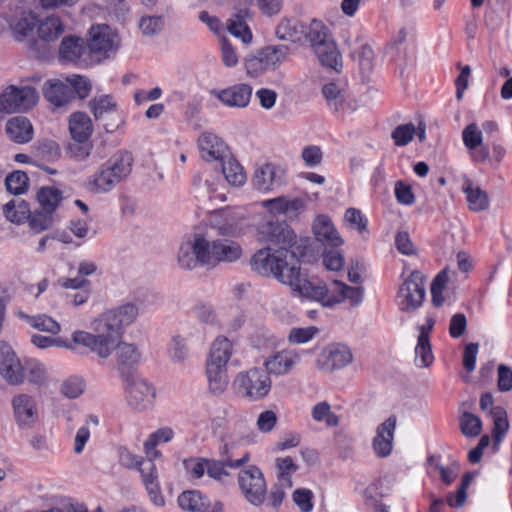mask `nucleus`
Instances as JSON below:
<instances>
[{"label": "nucleus", "mask_w": 512, "mask_h": 512, "mask_svg": "<svg viewBox=\"0 0 512 512\" xmlns=\"http://www.w3.org/2000/svg\"><path fill=\"white\" fill-rule=\"evenodd\" d=\"M138 315L139 309L133 303L108 309L92 321L94 333L75 331L72 340L75 344L87 347L98 357L107 359L113 353L115 336L134 323Z\"/></svg>", "instance_id": "obj_1"}, {"label": "nucleus", "mask_w": 512, "mask_h": 512, "mask_svg": "<svg viewBox=\"0 0 512 512\" xmlns=\"http://www.w3.org/2000/svg\"><path fill=\"white\" fill-rule=\"evenodd\" d=\"M250 266L259 275L272 276L294 292L302 276L295 252L277 250L271 246L258 250L251 257Z\"/></svg>", "instance_id": "obj_2"}, {"label": "nucleus", "mask_w": 512, "mask_h": 512, "mask_svg": "<svg viewBox=\"0 0 512 512\" xmlns=\"http://www.w3.org/2000/svg\"><path fill=\"white\" fill-rule=\"evenodd\" d=\"M133 158L130 153H119L100 166L89 181V188L96 193L112 190L132 170Z\"/></svg>", "instance_id": "obj_3"}, {"label": "nucleus", "mask_w": 512, "mask_h": 512, "mask_svg": "<svg viewBox=\"0 0 512 512\" xmlns=\"http://www.w3.org/2000/svg\"><path fill=\"white\" fill-rule=\"evenodd\" d=\"M272 387V381L265 371L253 367L236 374L232 381L234 393L248 401H259L265 398Z\"/></svg>", "instance_id": "obj_4"}, {"label": "nucleus", "mask_w": 512, "mask_h": 512, "mask_svg": "<svg viewBox=\"0 0 512 512\" xmlns=\"http://www.w3.org/2000/svg\"><path fill=\"white\" fill-rule=\"evenodd\" d=\"M238 485L244 499L253 506H261L267 497V484L261 470L249 466L238 473Z\"/></svg>", "instance_id": "obj_5"}, {"label": "nucleus", "mask_w": 512, "mask_h": 512, "mask_svg": "<svg viewBox=\"0 0 512 512\" xmlns=\"http://www.w3.org/2000/svg\"><path fill=\"white\" fill-rule=\"evenodd\" d=\"M126 399L132 408L144 411L154 405L156 391L155 388L140 376L127 375L123 378Z\"/></svg>", "instance_id": "obj_6"}, {"label": "nucleus", "mask_w": 512, "mask_h": 512, "mask_svg": "<svg viewBox=\"0 0 512 512\" xmlns=\"http://www.w3.org/2000/svg\"><path fill=\"white\" fill-rule=\"evenodd\" d=\"M259 240L277 250L291 251L296 243V234L285 222L267 221L258 230Z\"/></svg>", "instance_id": "obj_7"}, {"label": "nucleus", "mask_w": 512, "mask_h": 512, "mask_svg": "<svg viewBox=\"0 0 512 512\" xmlns=\"http://www.w3.org/2000/svg\"><path fill=\"white\" fill-rule=\"evenodd\" d=\"M424 280V276L415 270L403 282L397 295L401 311L414 312L422 305L425 297Z\"/></svg>", "instance_id": "obj_8"}, {"label": "nucleus", "mask_w": 512, "mask_h": 512, "mask_svg": "<svg viewBox=\"0 0 512 512\" xmlns=\"http://www.w3.org/2000/svg\"><path fill=\"white\" fill-rule=\"evenodd\" d=\"M37 100L38 95L34 88L9 86L0 96V108L7 113L23 112L35 106Z\"/></svg>", "instance_id": "obj_9"}, {"label": "nucleus", "mask_w": 512, "mask_h": 512, "mask_svg": "<svg viewBox=\"0 0 512 512\" xmlns=\"http://www.w3.org/2000/svg\"><path fill=\"white\" fill-rule=\"evenodd\" d=\"M88 48L91 53L109 57L120 45L118 33L106 24L93 25L89 30Z\"/></svg>", "instance_id": "obj_10"}, {"label": "nucleus", "mask_w": 512, "mask_h": 512, "mask_svg": "<svg viewBox=\"0 0 512 512\" xmlns=\"http://www.w3.org/2000/svg\"><path fill=\"white\" fill-rule=\"evenodd\" d=\"M207 267H216L219 263H233L243 255L241 245L230 239L207 240Z\"/></svg>", "instance_id": "obj_11"}, {"label": "nucleus", "mask_w": 512, "mask_h": 512, "mask_svg": "<svg viewBox=\"0 0 512 512\" xmlns=\"http://www.w3.org/2000/svg\"><path fill=\"white\" fill-rule=\"evenodd\" d=\"M340 285L343 282L333 280L329 285L318 283L314 284L301 276L295 292L303 297L316 300L325 307H333L338 303H330L332 298L341 293Z\"/></svg>", "instance_id": "obj_12"}, {"label": "nucleus", "mask_w": 512, "mask_h": 512, "mask_svg": "<svg viewBox=\"0 0 512 512\" xmlns=\"http://www.w3.org/2000/svg\"><path fill=\"white\" fill-rule=\"evenodd\" d=\"M207 239L195 234L192 239L183 242L178 252V264L182 269L193 270L199 265L207 266Z\"/></svg>", "instance_id": "obj_13"}, {"label": "nucleus", "mask_w": 512, "mask_h": 512, "mask_svg": "<svg viewBox=\"0 0 512 512\" xmlns=\"http://www.w3.org/2000/svg\"><path fill=\"white\" fill-rule=\"evenodd\" d=\"M11 406L14 421L22 429L33 427L39 418V410L35 397L20 392L12 396Z\"/></svg>", "instance_id": "obj_14"}, {"label": "nucleus", "mask_w": 512, "mask_h": 512, "mask_svg": "<svg viewBox=\"0 0 512 512\" xmlns=\"http://www.w3.org/2000/svg\"><path fill=\"white\" fill-rule=\"evenodd\" d=\"M287 46H268L261 49L255 56L248 59L246 63L249 73L259 74L266 70L274 69L288 55Z\"/></svg>", "instance_id": "obj_15"}, {"label": "nucleus", "mask_w": 512, "mask_h": 512, "mask_svg": "<svg viewBox=\"0 0 512 512\" xmlns=\"http://www.w3.org/2000/svg\"><path fill=\"white\" fill-rule=\"evenodd\" d=\"M353 360L351 350L343 344H331L326 347L317 358V368L325 372H332L344 368Z\"/></svg>", "instance_id": "obj_16"}, {"label": "nucleus", "mask_w": 512, "mask_h": 512, "mask_svg": "<svg viewBox=\"0 0 512 512\" xmlns=\"http://www.w3.org/2000/svg\"><path fill=\"white\" fill-rule=\"evenodd\" d=\"M0 375L10 385H20L24 382V366L11 347H0Z\"/></svg>", "instance_id": "obj_17"}, {"label": "nucleus", "mask_w": 512, "mask_h": 512, "mask_svg": "<svg viewBox=\"0 0 512 512\" xmlns=\"http://www.w3.org/2000/svg\"><path fill=\"white\" fill-rule=\"evenodd\" d=\"M116 358V367L122 379L127 375H134L131 371L136 367L142 359V353L136 344L125 341L114 342V350Z\"/></svg>", "instance_id": "obj_18"}, {"label": "nucleus", "mask_w": 512, "mask_h": 512, "mask_svg": "<svg viewBox=\"0 0 512 512\" xmlns=\"http://www.w3.org/2000/svg\"><path fill=\"white\" fill-rule=\"evenodd\" d=\"M252 91L249 84L239 83L222 90H213L211 93L225 106L245 108L250 103Z\"/></svg>", "instance_id": "obj_19"}, {"label": "nucleus", "mask_w": 512, "mask_h": 512, "mask_svg": "<svg viewBox=\"0 0 512 512\" xmlns=\"http://www.w3.org/2000/svg\"><path fill=\"white\" fill-rule=\"evenodd\" d=\"M252 183L259 191H272L284 183V171L273 164H264L255 170Z\"/></svg>", "instance_id": "obj_20"}, {"label": "nucleus", "mask_w": 512, "mask_h": 512, "mask_svg": "<svg viewBox=\"0 0 512 512\" xmlns=\"http://www.w3.org/2000/svg\"><path fill=\"white\" fill-rule=\"evenodd\" d=\"M462 140L465 147L470 151L474 162H484L489 158V149L482 145L483 134L476 123L468 124L462 131Z\"/></svg>", "instance_id": "obj_21"}, {"label": "nucleus", "mask_w": 512, "mask_h": 512, "mask_svg": "<svg viewBox=\"0 0 512 512\" xmlns=\"http://www.w3.org/2000/svg\"><path fill=\"white\" fill-rule=\"evenodd\" d=\"M300 361V355L294 350H282L269 356L264 361L265 373L281 376L289 373Z\"/></svg>", "instance_id": "obj_22"}, {"label": "nucleus", "mask_w": 512, "mask_h": 512, "mask_svg": "<svg viewBox=\"0 0 512 512\" xmlns=\"http://www.w3.org/2000/svg\"><path fill=\"white\" fill-rule=\"evenodd\" d=\"M396 423L397 419L392 415L377 427L376 436L372 443L373 450L377 456L387 457L390 455L393 447Z\"/></svg>", "instance_id": "obj_23"}, {"label": "nucleus", "mask_w": 512, "mask_h": 512, "mask_svg": "<svg viewBox=\"0 0 512 512\" xmlns=\"http://www.w3.org/2000/svg\"><path fill=\"white\" fill-rule=\"evenodd\" d=\"M198 147L205 161H221L227 157V146L215 134L203 133L198 139Z\"/></svg>", "instance_id": "obj_24"}, {"label": "nucleus", "mask_w": 512, "mask_h": 512, "mask_svg": "<svg viewBox=\"0 0 512 512\" xmlns=\"http://www.w3.org/2000/svg\"><path fill=\"white\" fill-rule=\"evenodd\" d=\"M44 97L56 107L67 105L73 99V91L60 80H50L44 84Z\"/></svg>", "instance_id": "obj_25"}, {"label": "nucleus", "mask_w": 512, "mask_h": 512, "mask_svg": "<svg viewBox=\"0 0 512 512\" xmlns=\"http://www.w3.org/2000/svg\"><path fill=\"white\" fill-rule=\"evenodd\" d=\"M313 232L316 239L325 245L338 247L343 240L335 229L331 219L327 216H318L313 224Z\"/></svg>", "instance_id": "obj_26"}, {"label": "nucleus", "mask_w": 512, "mask_h": 512, "mask_svg": "<svg viewBox=\"0 0 512 512\" xmlns=\"http://www.w3.org/2000/svg\"><path fill=\"white\" fill-rule=\"evenodd\" d=\"M232 354V342L224 336H219L211 344L206 363L227 368V364L231 359Z\"/></svg>", "instance_id": "obj_27"}, {"label": "nucleus", "mask_w": 512, "mask_h": 512, "mask_svg": "<svg viewBox=\"0 0 512 512\" xmlns=\"http://www.w3.org/2000/svg\"><path fill=\"white\" fill-rule=\"evenodd\" d=\"M85 41L77 36H67L61 41L59 56L62 61L76 63L86 52Z\"/></svg>", "instance_id": "obj_28"}, {"label": "nucleus", "mask_w": 512, "mask_h": 512, "mask_svg": "<svg viewBox=\"0 0 512 512\" xmlns=\"http://www.w3.org/2000/svg\"><path fill=\"white\" fill-rule=\"evenodd\" d=\"M69 131L73 140H89L93 132L90 117L83 112L73 113L69 118Z\"/></svg>", "instance_id": "obj_29"}, {"label": "nucleus", "mask_w": 512, "mask_h": 512, "mask_svg": "<svg viewBox=\"0 0 512 512\" xmlns=\"http://www.w3.org/2000/svg\"><path fill=\"white\" fill-rule=\"evenodd\" d=\"M462 191L466 195V201L471 211L481 212L489 207V197L487 193L470 180L464 182Z\"/></svg>", "instance_id": "obj_30"}, {"label": "nucleus", "mask_w": 512, "mask_h": 512, "mask_svg": "<svg viewBox=\"0 0 512 512\" xmlns=\"http://www.w3.org/2000/svg\"><path fill=\"white\" fill-rule=\"evenodd\" d=\"M6 131L10 138L17 143H26L32 139L33 128L30 121L17 116L10 119L6 124Z\"/></svg>", "instance_id": "obj_31"}, {"label": "nucleus", "mask_w": 512, "mask_h": 512, "mask_svg": "<svg viewBox=\"0 0 512 512\" xmlns=\"http://www.w3.org/2000/svg\"><path fill=\"white\" fill-rule=\"evenodd\" d=\"M316 56L323 66L331 68L335 71H340L342 68L341 54L337 45L333 40L324 42V45L314 49Z\"/></svg>", "instance_id": "obj_32"}, {"label": "nucleus", "mask_w": 512, "mask_h": 512, "mask_svg": "<svg viewBox=\"0 0 512 512\" xmlns=\"http://www.w3.org/2000/svg\"><path fill=\"white\" fill-rule=\"evenodd\" d=\"M62 192L50 186L41 187L36 193V200L40 209L56 216V210L63 201Z\"/></svg>", "instance_id": "obj_33"}, {"label": "nucleus", "mask_w": 512, "mask_h": 512, "mask_svg": "<svg viewBox=\"0 0 512 512\" xmlns=\"http://www.w3.org/2000/svg\"><path fill=\"white\" fill-rule=\"evenodd\" d=\"M37 32L40 40L52 42L64 33V25L58 16H48L39 21Z\"/></svg>", "instance_id": "obj_34"}, {"label": "nucleus", "mask_w": 512, "mask_h": 512, "mask_svg": "<svg viewBox=\"0 0 512 512\" xmlns=\"http://www.w3.org/2000/svg\"><path fill=\"white\" fill-rule=\"evenodd\" d=\"M178 504L188 512H206L209 508L206 496L196 490L182 492L178 497Z\"/></svg>", "instance_id": "obj_35"}, {"label": "nucleus", "mask_w": 512, "mask_h": 512, "mask_svg": "<svg viewBox=\"0 0 512 512\" xmlns=\"http://www.w3.org/2000/svg\"><path fill=\"white\" fill-rule=\"evenodd\" d=\"M247 16V10H240L227 20V29L229 33L234 37L241 39L244 44H248L252 40V33L245 21Z\"/></svg>", "instance_id": "obj_36"}, {"label": "nucleus", "mask_w": 512, "mask_h": 512, "mask_svg": "<svg viewBox=\"0 0 512 512\" xmlns=\"http://www.w3.org/2000/svg\"><path fill=\"white\" fill-rule=\"evenodd\" d=\"M206 375L211 393L220 395L226 390L229 383L227 368L206 363Z\"/></svg>", "instance_id": "obj_37"}, {"label": "nucleus", "mask_w": 512, "mask_h": 512, "mask_svg": "<svg viewBox=\"0 0 512 512\" xmlns=\"http://www.w3.org/2000/svg\"><path fill=\"white\" fill-rule=\"evenodd\" d=\"M249 461V454L245 453L240 459H226L224 461H210L208 460L207 473L208 475L215 480H222L223 477L227 476L228 473L225 470V467L228 466L230 468H239L243 464Z\"/></svg>", "instance_id": "obj_38"}, {"label": "nucleus", "mask_w": 512, "mask_h": 512, "mask_svg": "<svg viewBox=\"0 0 512 512\" xmlns=\"http://www.w3.org/2000/svg\"><path fill=\"white\" fill-rule=\"evenodd\" d=\"M415 355H416V364L419 367H428L434 360V356L432 353L430 340H429V336H428V331L425 330L424 326H422L420 328L418 342L415 347Z\"/></svg>", "instance_id": "obj_39"}, {"label": "nucleus", "mask_w": 512, "mask_h": 512, "mask_svg": "<svg viewBox=\"0 0 512 512\" xmlns=\"http://www.w3.org/2000/svg\"><path fill=\"white\" fill-rule=\"evenodd\" d=\"M220 162H222V173L230 185L241 186L245 183L246 175L238 161L227 156Z\"/></svg>", "instance_id": "obj_40"}, {"label": "nucleus", "mask_w": 512, "mask_h": 512, "mask_svg": "<svg viewBox=\"0 0 512 512\" xmlns=\"http://www.w3.org/2000/svg\"><path fill=\"white\" fill-rule=\"evenodd\" d=\"M304 26L296 19H283L276 28V36L281 40L296 42L301 39Z\"/></svg>", "instance_id": "obj_41"}, {"label": "nucleus", "mask_w": 512, "mask_h": 512, "mask_svg": "<svg viewBox=\"0 0 512 512\" xmlns=\"http://www.w3.org/2000/svg\"><path fill=\"white\" fill-rule=\"evenodd\" d=\"M26 378L32 385L38 387H45L49 382V374L44 364L37 360H30L26 362L24 368Z\"/></svg>", "instance_id": "obj_42"}, {"label": "nucleus", "mask_w": 512, "mask_h": 512, "mask_svg": "<svg viewBox=\"0 0 512 512\" xmlns=\"http://www.w3.org/2000/svg\"><path fill=\"white\" fill-rule=\"evenodd\" d=\"M19 317L24 319L34 329L56 335L60 332V325L51 317L40 314L30 316L23 312L19 313Z\"/></svg>", "instance_id": "obj_43"}, {"label": "nucleus", "mask_w": 512, "mask_h": 512, "mask_svg": "<svg viewBox=\"0 0 512 512\" xmlns=\"http://www.w3.org/2000/svg\"><path fill=\"white\" fill-rule=\"evenodd\" d=\"M30 208L23 200H11L3 206V213L7 220L13 223H23L29 217Z\"/></svg>", "instance_id": "obj_44"}, {"label": "nucleus", "mask_w": 512, "mask_h": 512, "mask_svg": "<svg viewBox=\"0 0 512 512\" xmlns=\"http://www.w3.org/2000/svg\"><path fill=\"white\" fill-rule=\"evenodd\" d=\"M170 361L177 365H182L189 357V349L186 339L180 335H174L167 349Z\"/></svg>", "instance_id": "obj_45"}, {"label": "nucleus", "mask_w": 512, "mask_h": 512, "mask_svg": "<svg viewBox=\"0 0 512 512\" xmlns=\"http://www.w3.org/2000/svg\"><path fill=\"white\" fill-rule=\"evenodd\" d=\"M307 37L313 50L324 45V42L326 43L333 40L332 34L330 33L328 27L316 19L311 21Z\"/></svg>", "instance_id": "obj_46"}, {"label": "nucleus", "mask_w": 512, "mask_h": 512, "mask_svg": "<svg viewBox=\"0 0 512 512\" xmlns=\"http://www.w3.org/2000/svg\"><path fill=\"white\" fill-rule=\"evenodd\" d=\"M89 108L96 119H103L116 112L117 104L111 96L100 95L89 102Z\"/></svg>", "instance_id": "obj_47"}, {"label": "nucleus", "mask_w": 512, "mask_h": 512, "mask_svg": "<svg viewBox=\"0 0 512 512\" xmlns=\"http://www.w3.org/2000/svg\"><path fill=\"white\" fill-rule=\"evenodd\" d=\"M322 94L327 101L328 106L334 112L344 110L345 95L342 88L336 83H327L322 87Z\"/></svg>", "instance_id": "obj_48"}, {"label": "nucleus", "mask_w": 512, "mask_h": 512, "mask_svg": "<svg viewBox=\"0 0 512 512\" xmlns=\"http://www.w3.org/2000/svg\"><path fill=\"white\" fill-rule=\"evenodd\" d=\"M490 414L493 419V437L495 444H499L502 441L503 436L509 429V422L507 413L501 407L491 408Z\"/></svg>", "instance_id": "obj_49"}, {"label": "nucleus", "mask_w": 512, "mask_h": 512, "mask_svg": "<svg viewBox=\"0 0 512 512\" xmlns=\"http://www.w3.org/2000/svg\"><path fill=\"white\" fill-rule=\"evenodd\" d=\"M27 220L29 221V227L31 230L35 233H40L53 225L55 215L39 208L32 213L29 212Z\"/></svg>", "instance_id": "obj_50"}, {"label": "nucleus", "mask_w": 512, "mask_h": 512, "mask_svg": "<svg viewBox=\"0 0 512 512\" xmlns=\"http://www.w3.org/2000/svg\"><path fill=\"white\" fill-rule=\"evenodd\" d=\"M193 185L198 189V197L202 200L208 198L211 200L212 198H219L224 201L225 198L222 194H218L217 187L213 180L209 178L203 179L202 175L198 174L193 178Z\"/></svg>", "instance_id": "obj_51"}, {"label": "nucleus", "mask_w": 512, "mask_h": 512, "mask_svg": "<svg viewBox=\"0 0 512 512\" xmlns=\"http://www.w3.org/2000/svg\"><path fill=\"white\" fill-rule=\"evenodd\" d=\"M311 416L316 422H324L329 427L338 425V417L331 411V406L328 402L322 401L313 406Z\"/></svg>", "instance_id": "obj_52"}, {"label": "nucleus", "mask_w": 512, "mask_h": 512, "mask_svg": "<svg viewBox=\"0 0 512 512\" xmlns=\"http://www.w3.org/2000/svg\"><path fill=\"white\" fill-rule=\"evenodd\" d=\"M276 467L278 469V482L282 486H286V488H291V476L296 472L298 468L293 459L289 456L284 458H277Z\"/></svg>", "instance_id": "obj_53"}, {"label": "nucleus", "mask_w": 512, "mask_h": 512, "mask_svg": "<svg viewBox=\"0 0 512 512\" xmlns=\"http://www.w3.org/2000/svg\"><path fill=\"white\" fill-rule=\"evenodd\" d=\"M449 279L450 270L448 268H445L437 274V276L434 278L431 284L432 303L437 307L441 306L444 302L442 292L446 287Z\"/></svg>", "instance_id": "obj_54"}, {"label": "nucleus", "mask_w": 512, "mask_h": 512, "mask_svg": "<svg viewBox=\"0 0 512 512\" xmlns=\"http://www.w3.org/2000/svg\"><path fill=\"white\" fill-rule=\"evenodd\" d=\"M460 430L468 438L477 437L481 433L482 422L478 416L465 412L460 417Z\"/></svg>", "instance_id": "obj_55"}, {"label": "nucleus", "mask_w": 512, "mask_h": 512, "mask_svg": "<svg viewBox=\"0 0 512 512\" xmlns=\"http://www.w3.org/2000/svg\"><path fill=\"white\" fill-rule=\"evenodd\" d=\"M164 26V18L160 15L141 17L138 27L144 36L152 37L159 34Z\"/></svg>", "instance_id": "obj_56"}, {"label": "nucleus", "mask_w": 512, "mask_h": 512, "mask_svg": "<svg viewBox=\"0 0 512 512\" xmlns=\"http://www.w3.org/2000/svg\"><path fill=\"white\" fill-rule=\"evenodd\" d=\"M223 221H219L216 227L221 235L233 236L239 231V224L242 217H239L231 211L222 212Z\"/></svg>", "instance_id": "obj_57"}, {"label": "nucleus", "mask_w": 512, "mask_h": 512, "mask_svg": "<svg viewBox=\"0 0 512 512\" xmlns=\"http://www.w3.org/2000/svg\"><path fill=\"white\" fill-rule=\"evenodd\" d=\"M39 20L32 13L24 14L15 24L14 32L18 40L33 34L34 29L38 28Z\"/></svg>", "instance_id": "obj_58"}, {"label": "nucleus", "mask_w": 512, "mask_h": 512, "mask_svg": "<svg viewBox=\"0 0 512 512\" xmlns=\"http://www.w3.org/2000/svg\"><path fill=\"white\" fill-rule=\"evenodd\" d=\"M28 180L25 172L14 171L6 177L5 185L10 193L20 195L27 190Z\"/></svg>", "instance_id": "obj_59"}, {"label": "nucleus", "mask_w": 512, "mask_h": 512, "mask_svg": "<svg viewBox=\"0 0 512 512\" xmlns=\"http://www.w3.org/2000/svg\"><path fill=\"white\" fill-rule=\"evenodd\" d=\"M66 81L73 91V96L76 94L79 98L84 99L89 95L92 87L89 79L86 77L72 75L71 77H67Z\"/></svg>", "instance_id": "obj_60"}, {"label": "nucleus", "mask_w": 512, "mask_h": 512, "mask_svg": "<svg viewBox=\"0 0 512 512\" xmlns=\"http://www.w3.org/2000/svg\"><path fill=\"white\" fill-rule=\"evenodd\" d=\"M341 293L336 297L332 298L330 303H341L345 299H348L350 303L355 306L358 305L362 300V289L359 287H350L343 283L340 285Z\"/></svg>", "instance_id": "obj_61"}, {"label": "nucleus", "mask_w": 512, "mask_h": 512, "mask_svg": "<svg viewBox=\"0 0 512 512\" xmlns=\"http://www.w3.org/2000/svg\"><path fill=\"white\" fill-rule=\"evenodd\" d=\"M84 391V382L79 377H70L61 385V393L70 399L79 397Z\"/></svg>", "instance_id": "obj_62"}, {"label": "nucleus", "mask_w": 512, "mask_h": 512, "mask_svg": "<svg viewBox=\"0 0 512 512\" xmlns=\"http://www.w3.org/2000/svg\"><path fill=\"white\" fill-rule=\"evenodd\" d=\"M194 313L197 319L205 324L211 326H219L220 324L217 314L211 305L199 303L194 307Z\"/></svg>", "instance_id": "obj_63"}, {"label": "nucleus", "mask_w": 512, "mask_h": 512, "mask_svg": "<svg viewBox=\"0 0 512 512\" xmlns=\"http://www.w3.org/2000/svg\"><path fill=\"white\" fill-rule=\"evenodd\" d=\"M415 126L412 123L397 126L392 132V139L397 146L408 144L415 134Z\"/></svg>", "instance_id": "obj_64"}]
</instances>
